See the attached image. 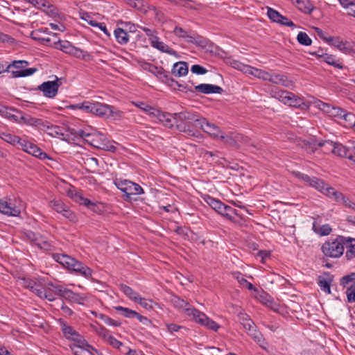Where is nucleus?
<instances>
[{
    "instance_id": "26",
    "label": "nucleus",
    "mask_w": 355,
    "mask_h": 355,
    "mask_svg": "<svg viewBox=\"0 0 355 355\" xmlns=\"http://www.w3.org/2000/svg\"><path fill=\"white\" fill-rule=\"evenodd\" d=\"M284 104L291 107L302 109H304L307 107V105L305 103L302 98L298 97L297 96L290 92L287 95L286 100Z\"/></svg>"
},
{
    "instance_id": "64",
    "label": "nucleus",
    "mask_w": 355,
    "mask_h": 355,
    "mask_svg": "<svg viewBox=\"0 0 355 355\" xmlns=\"http://www.w3.org/2000/svg\"><path fill=\"white\" fill-rule=\"evenodd\" d=\"M93 105V101H84L82 102V110L87 114H92Z\"/></svg>"
},
{
    "instance_id": "55",
    "label": "nucleus",
    "mask_w": 355,
    "mask_h": 355,
    "mask_svg": "<svg viewBox=\"0 0 355 355\" xmlns=\"http://www.w3.org/2000/svg\"><path fill=\"white\" fill-rule=\"evenodd\" d=\"M267 15L272 22L277 24L282 17V15L278 11L270 7H267Z\"/></svg>"
},
{
    "instance_id": "1",
    "label": "nucleus",
    "mask_w": 355,
    "mask_h": 355,
    "mask_svg": "<svg viewBox=\"0 0 355 355\" xmlns=\"http://www.w3.org/2000/svg\"><path fill=\"white\" fill-rule=\"evenodd\" d=\"M174 306L181 309L188 317L193 322L214 331H217L220 325L215 321L209 318L205 313L200 311L194 306L189 304V302L179 297H174L173 300Z\"/></svg>"
},
{
    "instance_id": "28",
    "label": "nucleus",
    "mask_w": 355,
    "mask_h": 355,
    "mask_svg": "<svg viewBox=\"0 0 355 355\" xmlns=\"http://www.w3.org/2000/svg\"><path fill=\"white\" fill-rule=\"evenodd\" d=\"M68 195L76 202L80 205H84L88 208L92 209V207L95 205L94 202H92L86 198H84L80 193L77 192L74 189L69 190Z\"/></svg>"
},
{
    "instance_id": "8",
    "label": "nucleus",
    "mask_w": 355,
    "mask_h": 355,
    "mask_svg": "<svg viewBox=\"0 0 355 355\" xmlns=\"http://www.w3.org/2000/svg\"><path fill=\"white\" fill-rule=\"evenodd\" d=\"M292 173L298 180L315 189L317 191L322 193L324 192L326 188L328 186V184H326L322 180L316 177L309 176L299 171H293Z\"/></svg>"
},
{
    "instance_id": "2",
    "label": "nucleus",
    "mask_w": 355,
    "mask_h": 355,
    "mask_svg": "<svg viewBox=\"0 0 355 355\" xmlns=\"http://www.w3.org/2000/svg\"><path fill=\"white\" fill-rule=\"evenodd\" d=\"M345 240V236H338L334 239L325 241L321 246L323 255L333 259L340 257L344 253Z\"/></svg>"
},
{
    "instance_id": "18",
    "label": "nucleus",
    "mask_w": 355,
    "mask_h": 355,
    "mask_svg": "<svg viewBox=\"0 0 355 355\" xmlns=\"http://www.w3.org/2000/svg\"><path fill=\"white\" fill-rule=\"evenodd\" d=\"M0 212L8 216H17L20 214V210L10 201L1 199Z\"/></svg>"
},
{
    "instance_id": "63",
    "label": "nucleus",
    "mask_w": 355,
    "mask_h": 355,
    "mask_svg": "<svg viewBox=\"0 0 355 355\" xmlns=\"http://www.w3.org/2000/svg\"><path fill=\"white\" fill-rule=\"evenodd\" d=\"M270 73L268 71H266L264 70L257 69L255 71L254 77L261 79L263 80H268L270 79Z\"/></svg>"
},
{
    "instance_id": "12",
    "label": "nucleus",
    "mask_w": 355,
    "mask_h": 355,
    "mask_svg": "<svg viewBox=\"0 0 355 355\" xmlns=\"http://www.w3.org/2000/svg\"><path fill=\"white\" fill-rule=\"evenodd\" d=\"M149 71L153 73L157 78H159L163 83H169V81H171L172 83H175V84L179 87L180 90H183L186 89L185 87H183L182 85L178 84V82H175L173 79L171 78L168 73L162 67H157L154 65H150Z\"/></svg>"
},
{
    "instance_id": "9",
    "label": "nucleus",
    "mask_w": 355,
    "mask_h": 355,
    "mask_svg": "<svg viewBox=\"0 0 355 355\" xmlns=\"http://www.w3.org/2000/svg\"><path fill=\"white\" fill-rule=\"evenodd\" d=\"M61 85V79L55 76V80L42 83L37 87V89L42 93L44 96L49 98H53L57 96L59 87Z\"/></svg>"
},
{
    "instance_id": "47",
    "label": "nucleus",
    "mask_w": 355,
    "mask_h": 355,
    "mask_svg": "<svg viewBox=\"0 0 355 355\" xmlns=\"http://www.w3.org/2000/svg\"><path fill=\"white\" fill-rule=\"evenodd\" d=\"M114 309L118 311L122 316L127 318H135L137 311L132 310L129 308L123 307L121 306H114Z\"/></svg>"
},
{
    "instance_id": "56",
    "label": "nucleus",
    "mask_w": 355,
    "mask_h": 355,
    "mask_svg": "<svg viewBox=\"0 0 355 355\" xmlns=\"http://www.w3.org/2000/svg\"><path fill=\"white\" fill-rule=\"evenodd\" d=\"M133 104L136 107L140 108L141 110L151 116L153 114V110H155V108L150 106L149 105L142 101L133 102Z\"/></svg>"
},
{
    "instance_id": "54",
    "label": "nucleus",
    "mask_w": 355,
    "mask_h": 355,
    "mask_svg": "<svg viewBox=\"0 0 355 355\" xmlns=\"http://www.w3.org/2000/svg\"><path fill=\"white\" fill-rule=\"evenodd\" d=\"M340 119H343L345 122L346 127H352L355 123V114L352 112H347L345 111L344 114L342 116Z\"/></svg>"
},
{
    "instance_id": "25",
    "label": "nucleus",
    "mask_w": 355,
    "mask_h": 355,
    "mask_svg": "<svg viewBox=\"0 0 355 355\" xmlns=\"http://www.w3.org/2000/svg\"><path fill=\"white\" fill-rule=\"evenodd\" d=\"M150 44L151 46L157 49L161 52L166 53L169 55H175L176 53L175 51H174L172 48H171L164 42L160 41L157 36L155 37H152Z\"/></svg>"
},
{
    "instance_id": "49",
    "label": "nucleus",
    "mask_w": 355,
    "mask_h": 355,
    "mask_svg": "<svg viewBox=\"0 0 355 355\" xmlns=\"http://www.w3.org/2000/svg\"><path fill=\"white\" fill-rule=\"evenodd\" d=\"M92 328H93V330L94 331V332L98 336H99L103 339H104L105 341H107L108 339V337H110L111 336L110 334V331L102 325H100V324H98L96 326L93 325Z\"/></svg>"
},
{
    "instance_id": "53",
    "label": "nucleus",
    "mask_w": 355,
    "mask_h": 355,
    "mask_svg": "<svg viewBox=\"0 0 355 355\" xmlns=\"http://www.w3.org/2000/svg\"><path fill=\"white\" fill-rule=\"evenodd\" d=\"M128 3L130 6L136 8L140 12H147L146 6L142 0H128Z\"/></svg>"
},
{
    "instance_id": "52",
    "label": "nucleus",
    "mask_w": 355,
    "mask_h": 355,
    "mask_svg": "<svg viewBox=\"0 0 355 355\" xmlns=\"http://www.w3.org/2000/svg\"><path fill=\"white\" fill-rule=\"evenodd\" d=\"M50 206L53 208L55 211L59 214H62L65 209H67V205H65L60 200H53L50 202Z\"/></svg>"
},
{
    "instance_id": "11",
    "label": "nucleus",
    "mask_w": 355,
    "mask_h": 355,
    "mask_svg": "<svg viewBox=\"0 0 355 355\" xmlns=\"http://www.w3.org/2000/svg\"><path fill=\"white\" fill-rule=\"evenodd\" d=\"M319 146H329V150L333 154L344 157H347L348 148L343 146L342 144L333 142L330 140H324L318 143Z\"/></svg>"
},
{
    "instance_id": "39",
    "label": "nucleus",
    "mask_w": 355,
    "mask_h": 355,
    "mask_svg": "<svg viewBox=\"0 0 355 355\" xmlns=\"http://www.w3.org/2000/svg\"><path fill=\"white\" fill-rule=\"evenodd\" d=\"M204 200L213 209L220 214L224 205L223 202L209 195L205 196Z\"/></svg>"
},
{
    "instance_id": "19",
    "label": "nucleus",
    "mask_w": 355,
    "mask_h": 355,
    "mask_svg": "<svg viewBox=\"0 0 355 355\" xmlns=\"http://www.w3.org/2000/svg\"><path fill=\"white\" fill-rule=\"evenodd\" d=\"M173 33L178 37L182 38L186 42L198 44L200 42V37L191 34L180 26H175Z\"/></svg>"
},
{
    "instance_id": "46",
    "label": "nucleus",
    "mask_w": 355,
    "mask_h": 355,
    "mask_svg": "<svg viewBox=\"0 0 355 355\" xmlns=\"http://www.w3.org/2000/svg\"><path fill=\"white\" fill-rule=\"evenodd\" d=\"M331 279H327L321 276L318 277V284L319 285L320 289L327 294L331 293Z\"/></svg>"
},
{
    "instance_id": "30",
    "label": "nucleus",
    "mask_w": 355,
    "mask_h": 355,
    "mask_svg": "<svg viewBox=\"0 0 355 355\" xmlns=\"http://www.w3.org/2000/svg\"><path fill=\"white\" fill-rule=\"evenodd\" d=\"M293 3L302 12L311 14L315 7L309 0H291Z\"/></svg>"
},
{
    "instance_id": "38",
    "label": "nucleus",
    "mask_w": 355,
    "mask_h": 355,
    "mask_svg": "<svg viewBox=\"0 0 355 355\" xmlns=\"http://www.w3.org/2000/svg\"><path fill=\"white\" fill-rule=\"evenodd\" d=\"M116 41L120 44H126L129 42V34L125 30L117 28L114 32Z\"/></svg>"
},
{
    "instance_id": "44",
    "label": "nucleus",
    "mask_w": 355,
    "mask_h": 355,
    "mask_svg": "<svg viewBox=\"0 0 355 355\" xmlns=\"http://www.w3.org/2000/svg\"><path fill=\"white\" fill-rule=\"evenodd\" d=\"M85 346H86L88 348L93 349V347L88 345L87 343L85 344L84 345H83L82 344H74L71 345L70 347L74 355H92L91 352H89L88 349H84Z\"/></svg>"
},
{
    "instance_id": "3",
    "label": "nucleus",
    "mask_w": 355,
    "mask_h": 355,
    "mask_svg": "<svg viewBox=\"0 0 355 355\" xmlns=\"http://www.w3.org/2000/svg\"><path fill=\"white\" fill-rule=\"evenodd\" d=\"M114 184L124 193L123 199L126 201H130L132 196L139 195L144 193V189L139 184L125 179L115 178Z\"/></svg>"
},
{
    "instance_id": "5",
    "label": "nucleus",
    "mask_w": 355,
    "mask_h": 355,
    "mask_svg": "<svg viewBox=\"0 0 355 355\" xmlns=\"http://www.w3.org/2000/svg\"><path fill=\"white\" fill-rule=\"evenodd\" d=\"M57 45L58 46H55L56 49H59L76 58L81 59L85 61H89L92 59V55L87 51L73 46L71 42L67 40L62 41L60 40L59 43Z\"/></svg>"
},
{
    "instance_id": "16",
    "label": "nucleus",
    "mask_w": 355,
    "mask_h": 355,
    "mask_svg": "<svg viewBox=\"0 0 355 355\" xmlns=\"http://www.w3.org/2000/svg\"><path fill=\"white\" fill-rule=\"evenodd\" d=\"M40 130L46 132L48 135L53 137L64 135L63 128L53 125L46 120H43L42 125H41Z\"/></svg>"
},
{
    "instance_id": "13",
    "label": "nucleus",
    "mask_w": 355,
    "mask_h": 355,
    "mask_svg": "<svg viewBox=\"0 0 355 355\" xmlns=\"http://www.w3.org/2000/svg\"><path fill=\"white\" fill-rule=\"evenodd\" d=\"M318 107L329 116L336 117L338 119H341L345 111L339 107H336L322 101H319Z\"/></svg>"
},
{
    "instance_id": "32",
    "label": "nucleus",
    "mask_w": 355,
    "mask_h": 355,
    "mask_svg": "<svg viewBox=\"0 0 355 355\" xmlns=\"http://www.w3.org/2000/svg\"><path fill=\"white\" fill-rule=\"evenodd\" d=\"M319 56L322 61L325 62L329 65L334 67L335 68L342 69L344 67L343 62L339 59H337L335 55L328 53H322Z\"/></svg>"
},
{
    "instance_id": "24",
    "label": "nucleus",
    "mask_w": 355,
    "mask_h": 355,
    "mask_svg": "<svg viewBox=\"0 0 355 355\" xmlns=\"http://www.w3.org/2000/svg\"><path fill=\"white\" fill-rule=\"evenodd\" d=\"M269 81L276 85H281L286 87H290L293 85V81L284 73H275L270 76Z\"/></svg>"
},
{
    "instance_id": "7",
    "label": "nucleus",
    "mask_w": 355,
    "mask_h": 355,
    "mask_svg": "<svg viewBox=\"0 0 355 355\" xmlns=\"http://www.w3.org/2000/svg\"><path fill=\"white\" fill-rule=\"evenodd\" d=\"M58 324L63 336L71 341L82 344L84 345L87 344V341L84 339L83 336L80 335L72 326L69 324L67 322L63 319L58 320Z\"/></svg>"
},
{
    "instance_id": "41",
    "label": "nucleus",
    "mask_w": 355,
    "mask_h": 355,
    "mask_svg": "<svg viewBox=\"0 0 355 355\" xmlns=\"http://www.w3.org/2000/svg\"><path fill=\"white\" fill-rule=\"evenodd\" d=\"M313 230L320 236H327L331 232V227L329 224L320 225L314 222L313 223Z\"/></svg>"
},
{
    "instance_id": "20",
    "label": "nucleus",
    "mask_w": 355,
    "mask_h": 355,
    "mask_svg": "<svg viewBox=\"0 0 355 355\" xmlns=\"http://www.w3.org/2000/svg\"><path fill=\"white\" fill-rule=\"evenodd\" d=\"M10 111L15 112L18 114H20V121L21 123H23L28 125L34 126L35 128H37L38 129L40 128L41 125H42L43 119H37L35 117H32L30 115L28 114H24L21 112L17 110L15 108H10Z\"/></svg>"
},
{
    "instance_id": "15",
    "label": "nucleus",
    "mask_w": 355,
    "mask_h": 355,
    "mask_svg": "<svg viewBox=\"0 0 355 355\" xmlns=\"http://www.w3.org/2000/svg\"><path fill=\"white\" fill-rule=\"evenodd\" d=\"M324 40L328 44L334 46L339 51L345 53H349L352 51V49L347 42H344L340 37H324Z\"/></svg>"
},
{
    "instance_id": "29",
    "label": "nucleus",
    "mask_w": 355,
    "mask_h": 355,
    "mask_svg": "<svg viewBox=\"0 0 355 355\" xmlns=\"http://www.w3.org/2000/svg\"><path fill=\"white\" fill-rule=\"evenodd\" d=\"M344 241L347 249L345 257L347 260L351 261L355 259V239L345 236Z\"/></svg>"
},
{
    "instance_id": "62",
    "label": "nucleus",
    "mask_w": 355,
    "mask_h": 355,
    "mask_svg": "<svg viewBox=\"0 0 355 355\" xmlns=\"http://www.w3.org/2000/svg\"><path fill=\"white\" fill-rule=\"evenodd\" d=\"M346 294L349 302H355V282L347 287Z\"/></svg>"
},
{
    "instance_id": "31",
    "label": "nucleus",
    "mask_w": 355,
    "mask_h": 355,
    "mask_svg": "<svg viewBox=\"0 0 355 355\" xmlns=\"http://www.w3.org/2000/svg\"><path fill=\"white\" fill-rule=\"evenodd\" d=\"M105 137L100 132H94L91 134V137L86 141L94 148H102Z\"/></svg>"
},
{
    "instance_id": "60",
    "label": "nucleus",
    "mask_w": 355,
    "mask_h": 355,
    "mask_svg": "<svg viewBox=\"0 0 355 355\" xmlns=\"http://www.w3.org/2000/svg\"><path fill=\"white\" fill-rule=\"evenodd\" d=\"M61 214L70 222L76 223L78 220L76 215L69 209V206H67V209H65Z\"/></svg>"
},
{
    "instance_id": "36",
    "label": "nucleus",
    "mask_w": 355,
    "mask_h": 355,
    "mask_svg": "<svg viewBox=\"0 0 355 355\" xmlns=\"http://www.w3.org/2000/svg\"><path fill=\"white\" fill-rule=\"evenodd\" d=\"M232 276L233 278L236 279L241 286L246 287L248 290L255 291H257L255 286L250 282H248L247 279H245L244 275L241 272H232Z\"/></svg>"
},
{
    "instance_id": "43",
    "label": "nucleus",
    "mask_w": 355,
    "mask_h": 355,
    "mask_svg": "<svg viewBox=\"0 0 355 355\" xmlns=\"http://www.w3.org/2000/svg\"><path fill=\"white\" fill-rule=\"evenodd\" d=\"M28 146H29V148L26 153H28L36 157H38L40 159H44L46 158H49L48 155L44 152H42V150L39 147H37L35 144L31 142L30 145Z\"/></svg>"
},
{
    "instance_id": "45",
    "label": "nucleus",
    "mask_w": 355,
    "mask_h": 355,
    "mask_svg": "<svg viewBox=\"0 0 355 355\" xmlns=\"http://www.w3.org/2000/svg\"><path fill=\"white\" fill-rule=\"evenodd\" d=\"M248 334L261 347H264L263 345L266 344V340L263 337L262 334L257 329V327H255L253 329H251V330L248 331Z\"/></svg>"
},
{
    "instance_id": "6",
    "label": "nucleus",
    "mask_w": 355,
    "mask_h": 355,
    "mask_svg": "<svg viewBox=\"0 0 355 355\" xmlns=\"http://www.w3.org/2000/svg\"><path fill=\"white\" fill-rule=\"evenodd\" d=\"M28 62L26 60H14L8 64L9 73L13 78L26 77L33 75L37 71L36 68H26Z\"/></svg>"
},
{
    "instance_id": "35",
    "label": "nucleus",
    "mask_w": 355,
    "mask_h": 355,
    "mask_svg": "<svg viewBox=\"0 0 355 355\" xmlns=\"http://www.w3.org/2000/svg\"><path fill=\"white\" fill-rule=\"evenodd\" d=\"M119 289L127 297H128L130 300L134 301L135 302L137 301V300L140 299V295L137 292L135 291L132 288L125 284H120Z\"/></svg>"
},
{
    "instance_id": "61",
    "label": "nucleus",
    "mask_w": 355,
    "mask_h": 355,
    "mask_svg": "<svg viewBox=\"0 0 355 355\" xmlns=\"http://www.w3.org/2000/svg\"><path fill=\"white\" fill-rule=\"evenodd\" d=\"M339 203L343 205L345 208H348V209L355 211V202L352 201L345 195H343V196L341 198Z\"/></svg>"
},
{
    "instance_id": "14",
    "label": "nucleus",
    "mask_w": 355,
    "mask_h": 355,
    "mask_svg": "<svg viewBox=\"0 0 355 355\" xmlns=\"http://www.w3.org/2000/svg\"><path fill=\"white\" fill-rule=\"evenodd\" d=\"M68 270L73 271L86 278L90 277L92 275V270L89 267L77 261L74 258L72 260L70 267Z\"/></svg>"
},
{
    "instance_id": "59",
    "label": "nucleus",
    "mask_w": 355,
    "mask_h": 355,
    "mask_svg": "<svg viewBox=\"0 0 355 355\" xmlns=\"http://www.w3.org/2000/svg\"><path fill=\"white\" fill-rule=\"evenodd\" d=\"M354 282H355V272L345 275L340 279V285L343 287H347L350 283L352 284Z\"/></svg>"
},
{
    "instance_id": "27",
    "label": "nucleus",
    "mask_w": 355,
    "mask_h": 355,
    "mask_svg": "<svg viewBox=\"0 0 355 355\" xmlns=\"http://www.w3.org/2000/svg\"><path fill=\"white\" fill-rule=\"evenodd\" d=\"M62 287L60 286H55L53 284H49L45 287V295L44 298L51 302L53 301L57 295L61 297Z\"/></svg>"
},
{
    "instance_id": "4",
    "label": "nucleus",
    "mask_w": 355,
    "mask_h": 355,
    "mask_svg": "<svg viewBox=\"0 0 355 355\" xmlns=\"http://www.w3.org/2000/svg\"><path fill=\"white\" fill-rule=\"evenodd\" d=\"M123 112L112 105L94 101L93 112L92 114L99 117L112 118L119 119L123 116Z\"/></svg>"
},
{
    "instance_id": "48",
    "label": "nucleus",
    "mask_w": 355,
    "mask_h": 355,
    "mask_svg": "<svg viewBox=\"0 0 355 355\" xmlns=\"http://www.w3.org/2000/svg\"><path fill=\"white\" fill-rule=\"evenodd\" d=\"M35 245H37L40 248L43 249L44 250H50L51 249V243L43 236L39 235L37 236L35 239Z\"/></svg>"
},
{
    "instance_id": "22",
    "label": "nucleus",
    "mask_w": 355,
    "mask_h": 355,
    "mask_svg": "<svg viewBox=\"0 0 355 355\" xmlns=\"http://www.w3.org/2000/svg\"><path fill=\"white\" fill-rule=\"evenodd\" d=\"M35 40L40 42L44 45L55 49V46H58L57 44L59 43L60 38L58 37L57 33L47 32L44 34V37H39L35 36Z\"/></svg>"
},
{
    "instance_id": "10",
    "label": "nucleus",
    "mask_w": 355,
    "mask_h": 355,
    "mask_svg": "<svg viewBox=\"0 0 355 355\" xmlns=\"http://www.w3.org/2000/svg\"><path fill=\"white\" fill-rule=\"evenodd\" d=\"M194 125L214 137L225 139V135L220 129L216 124L209 122L205 118L201 117L194 120Z\"/></svg>"
},
{
    "instance_id": "57",
    "label": "nucleus",
    "mask_w": 355,
    "mask_h": 355,
    "mask_svg": "<svg viewBox=\"0 0 355 355\" xmlns=\"http://www.w3.org/2000/svg\"><path fill=\"white\" fill-rule=\"evenodd\" d=\"M297 42L302 45L309 46L311 44V39L304 32H300L297 36Z\"/></svg>"
},
{
    "instance_id": "58",
    "label": "nucleus",
    "mask_w": 355,
    "mask_h": 355,
    "mask_svg": "<svg viewBox=\"0 0 355 355\" xmlns=\"http://www.w3.org/2000/svg\"><path fill=\"white\" fill-rule=\"evenodd\" d=\"M1 139L3 141H5L9 144H11L12 145L17 144V143L19 141V137L12 135V134H10V133H2Z\"/></svg>"
},
{
    "instance_id": "42",
    "label": "nucleus",
    "mask_w": 355,
    "mask_h": 355,
    "mask_svg": "<svg viewBox=\"0 0 355 355\" xmlns=\"http://www.w3.org/2000/svg\"><path fill=\"white\" fill-rule=\"evenodd\" d=\"M92 313L96 318H98L101 319V320H103L107 325L112 326V327H119L121 324V322H119L118 320H114L105 314L98 313L96 311H92Z\"/></svg>"
},
{
    "instance_id": "40",
    "label": "nucleus",
    "mask_w": 355,
    "mask_h": 355,
    "mask_svg": "<svg viewBox=\"0 0 355 355\" xmlns=\"http://www.w3.org/2000/svg\"><path fill=\"white\" fill-rule=\"evenodd\" d=\"M324 195L327 196L328 198L335 200L336 202L339 203L341 198L343 196V193L338 191L334 188L327 186L324 192L323 193Z\"/></svg>"
},
{
    "instance_id": "33",
    "label": "nucleus",
    "mask_w": 355,
    "mask_h": 355,
    "mask_svg": "<svg viewBox=\"0 0 355 355\" xmlns=\"http://www.w3.org/2000/svg\"><path fill=\"white\" fill-rule=\"evenodd\" d=\"M61 297L71 302L78 304H82L84 298L79 294L73 293L72 291L67 288H62Z\"/></svg>"
},
{
    "instance_id": "21",
    "label": "nucleus",
    "mask_w": 355,
    "mask_h": 355,
    "mask_svg": "<svg viewBox=\"0 0 355 355\" xmlns=\"http://www.w3.org/2000/svg\"><path fill=\"white\" fill-rule=\"evenodd\" d=\"M153 116L156 117L164 125L171 128L174 125L173 114L168 112H163L159 110H153Z\"/></svg>"
},
{
    "instance_id": "34",
    "label": "nucleus",
    "mask_w": 355,
    "mask_h": 355,
    "mask_svg": "<svg viewBox=\"0 0 355 355\" xmlns=\"http://www.w3.org/2000/svg\"><path fill=\"white\" fill-rule=\"evenodd\" d=\"M172 73L175 76L180 77L188 73V64L185 62H178L173 64Z\"/></svg>"
},
{
    "instance_id": "17",
    "label": "nucleus",
    "mask_w": 355,
    "mask_h": 355,
    "mask_svg": "<svg viewBox=\"0 0 355 355\" xmlns=\"http://www.w3.org/2000/svg\"><path fill=\"white\" fill-rule=\"evenodd\" d=\"M223 92V89L221 87L211 84L202 83L194 87V92L204 94H222Z\"/></svg>"
},
{
    "instance_id": "37",
    "label": "nucleus",
    "mask_w": 355,
    "mask_h": 355,
    "mask_svg": "<svg viewBox=\"0 0 355 355\" xmlns=\"http://www.w3.org/2000/svg\"><path fill=\"white\" fill-rule=\"evenodd\" d=\"M53 259L61 264L63 267L69 269L70 267V265L71 263L72 260L73 259V257L66 254H53Z\"/></svg>"
},
{
    "instance_id": "51",
    "label": "nucleus",
    "mask_w": 355,
    "mask_h": 355,
    "mask_svg": "<svg viewBox=\"0 0 355 355\" xmlns=\"http://www.w3.org/2000/svg\"><path fill=\"white\" fill-rule=\"evenodd\" d=\"M288 92H289L288 91H284L275 88V89L272 90V96L284 104Z\"/></svg>"
},
{
    "instance_id": "50",
    "label": "nucleus",
    "mask_w": 355,
    "mask_h": 355,
    "mask_svg": "<svg viewBox=\"0 0 355 355\" xmlns=\"http://www.w3.org/2000/svg\"><path fill=\"white\" fill-rule=\"evenodd\" d=\"M220 214L230 220H233L234 216L236 215V211L232 207L224 204Z\"/></svg>"
},
{
    "instance_id": "23",
    "label": "nucleus",
    "mask_w": 355,
    "mask_h": 355,
    "mask_svg": "<svg viewBox=\"0 0 355 355\" xmlns=\"http://www.w3.org/2000/svg\"><path fill=\"white\" fill-rule=\"evenodd\" d=\"M173 120H174V123L176 124L178 128L180 130H183V131H186L185 130V128H184V129H182L181 128V124H179V122H182V121H193L194 122V120H196L197 119L195 118V116L190 113V112H179V113H175L173 114Z\"/></svg>"
}]
</instances>
